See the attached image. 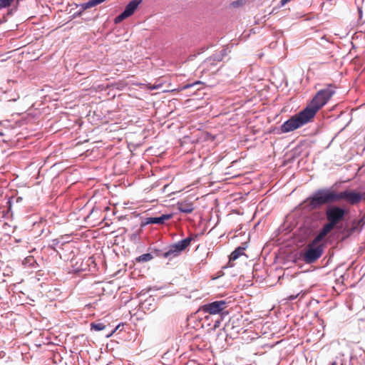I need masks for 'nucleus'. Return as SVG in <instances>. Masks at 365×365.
I'll list each match as a JSON object with an SVG mask.
<instances>
[{"label": "nucleus", "instance_id": "nucleus-1", "mask_svg": "<svg viewBox=\"0 0 365 365\" xmlns=\"http://www.w3.org/2000/svg\"><path fill=\"white\" fill-rule=\"evenodd\" d=\"M334 93L335 90L331 85L319 91L305 108L307 113L314 118L319 110L329 101Z\"/></svg>", "mask_w": 365, "mask_h": 365}, {"label": "nucleus", "instance_id": "nucleus-2", "mask_svg": "<svg viewBox=\"0 0 365 365\" xmlns=\"http://www.w3.org/2000/svg\"><path fill=\"white\" fill-rule=\"evenodd\" d=\"M312 119V115L307 113V110L304 108L298 114L293 115L285 121L281 126V131L284 133L295 130L310 122Z\"/></svg>", "mask_w": 365, "mask_h": 365}, {"label": "nucleus", "instance_id": "nucleus-3", "mask_svg": "<svg viewBox=\"0 0 365 365\" xmlns=\"http://www.w3.org/2000/svg\"><path fill=\"white\" fill-rule=\"evenodd\" d=\"M307 202L312 209H314L322 205L336 202V192L329 189H321L312 197L307 198Z\"/></svg>", "mask_w": 365, "mask_h": 365}, {"label": "nucleus", "instance_id": "nucleus-4", "mask_svg": "<svg viewBox=\"0 0 365 365\" xmlns=\"http://www.w3.org/2000/svg\"><path fill=\"white\" fill-rule=\"evenodd\" d=\"M197 237V236L196 235H190L187 238L170 245L168 251L162 253V257L170 260L178 257L182 252L185 250L190 245L193 240H196Z\"/></svg>", "mask_w": 365, "mask_h": 365}, {"label": "nucleus", "instance_id": "nucleus-5", "mask_svg": "<svg viewBox=\"0 0 365 365\" xmlns=\"http://www.w3.org/2000/svg\"><path fill=\"white\" fill-rule=\"evenodd\" d=\"M227 307V302L225 300L215 301L210 303L202 305L198 309V312L207 314L204 317V320L208 321L210 315L222 314L223 312Z\"/></svg>", "mask_w": 365, "mask_h": 365}, {"label": "nucleus", "instance_id": "nucleus-6", "mask_svg": "<svg viewBox=\"0 0 365 365\" xmlns=\"http://www.w3.org/2000/svg\"><path fill=\"white\" fill-rule=\"evenodd\" d=\"M364 198L365 192H357L353 190L347 189L342 192H336V202L344 200L351 205L359 204Z\"/></svg>", "mask_w": 365, "mask_h": 365}, {"label": "nucleus", "instance_id": "nucleus-7", "mask_svg": "<svg viewBox=\"0 0 365 365\" xmlns=\"http://www.w3.org/2000/svg\"><path fill=\"white\" fill-rule=\"evenodd\" d=\"M323 252L324 245H316L310 242L302 255V259L307 264L313 263L321 257Z\"/></svg>", "mask_w": 365, "mask_h": 365}, {"label": "nucleus", "instance_id": "nucleus-8", "mask_svg": "<svg viewBox=\"0 0 365 365\" xmlns=\"http://www.w3.org/2000/svg\"><path fill=\"white\" fill-rule=\"evenodd\" d=\"M346 215V211L344 208L339 206H331L327 209L326 217L328 222L336 225L341 222Z\"/></svg>", "mask_w": 365, "mask_h": 365}, {"label": "nucleus", "instance_id": "nucleus-9", "mask_svg": "<svg viewBox=\"0 0 365 365\" xmlns=\"http://www.w3.org/2000/svg\"><path fill=\"white\" fill-rule=\"evenodd\" d=\"M172 217V215H162L160 217H150L145 219L143 225L149 224H164L166 220H170Z\"/></svg>", "mask_w": 365, "mask_h": 365}, {"label": "nucleus", "instance_id": "nucleus-10", "mask_svg": "<svg viewBox=\"0 0 365 365\" xmlns=\"http://www.w3.org/2000/svg\"><path fill=\"white\" fill-rule=\"evenodd\" d=\"M142 3V0H132L125 6L123 12L129 17L134 14L138 6Z\"/></svg>", "mask_w": 365, "mask_h": 365}, {"label": "nucleus", "instance_id": "nucleus-11", "mask_svg": "<svg viewBox=\"0 0 365 365\" xmlns=\"http://www.w3.org/2000/svg\"><path fill=\"white\" fill-rule=\"evenodd\" d=\"M194 208L193 203L190 202L183 201L178 203V209L181 212L189 214L194 210Z\"/></svg>", "mask_w": 365, "mask_h": 365}, {"label": "nucleus", "instance_id": "nucleus-12", "mask_svg": "<svg viewBox=\"0 0 365 365\" xmlns=\"http://www.w3.org/2000/svg\"><path fill=\"white\" fill-rule=\"evenodd\" d=\"M244 250L245 248L242 247H238L237 248H236L230 255V262L235 261L240 256L245 255Z\"/></svg>", "mask_w": 365, "mask_h": 365}, {"label": "nucleus", "instance_id": "nucleus-13", "mask_svg": "<svg viewBox=\"0 0 365 365\" xmlns=\"http://www.w3.org/2000/svg\"><path fill=\"white\" fill-rule=\"evenodd\" d=\"M365 225V215H364L361 219L354 220L351 225V230L353 232L356 230H360L361 227Z\"/></svg>", "mask_w": 365, "mask_h": 365}, {"label": "nucleus", "instance_id": "nucleus-14", "mask_svg": "<svg viewBox=\"0 0 365 365\" xmlns=\"http://www.w3.org/2000/svg\"><path fill=\"white\" fill-rule=\"evenodd\" d=\"M153 259V256L150 253H145L138 257L135 260L137 262H147Z\"/></svg>", "mask_w": 365, "mask_h": 365}, {"label": "nucleus", "instance_id": "nucleus-15", "mask_svg": "<svg viewBox=\"0 0 365 365\" xmlns=\"http://www.w3.org/2000/svg\"><path fill=\"white\" fill-rule=\"evenodd\" d=\"M326 237V235L322 231L316 236V237L312 241L311 243L314 244L316 245H323L322 244H319V242Z\"/></svg>", "mask_w": 365, "mask_h": 365}, {"label": "nucleus", "instance_id": "nucleus-16", "mask_svg": "<svg viewBox=\"0 0 365 365\" xmlns=\"http://www.w3.org/2000/svg\"><path fill=\"white\" fill-rule=\"evenodd\" d=\"M335 226L336 225H334V224L331 223L330 222H328L326 225H324L321 231L324 232L325 235H327L331 230L334 229Z\"/></svg>", "mask_w": 365, "mask_h": 365}, {"label": "nucleus", "instance_id": "nucleus-17", "mask_svg": "<svg viewBox=\"0 0 365 365\" xmlns=\"http://www.w3.org/2000/svg\"><path fill=\"white\" fill-rule=\"evenodd\" d=\"M91 329H94L96 331H102L105 329L106 325H104L103 323H91Z\"/></svg>", "mask_w": 365, "mask_h": 365}, {"label": "nucleus", "instance_id": "nucleus-18", "mask_svg": "<svg viewBox=\"0 0 365 365\" xmlns=\"http://www.w3.org/2000/svg\"><path fill=\"white\" fill-rule=\"evenodd\" d=\"M14 0H0V9L10 6Z\"/></svg>", "mask_w": 365, "mask_h": 365}, {"label": "nucleus", "instance_id": "nucleus-19", "mask_svg": "<svg viewBox=\"0 0 365 365\" xmlns=\"http://www.w3.org/2000/svg\"><path fill=\"white\" fill-rule=\"evenodd\" d=\"M128 18V16L125 15V14L123 11L120 15L115 17V23L118 24Z\"/></svg>", "mask_w": 365, "mask_h": 365}, {"label": "nucleus", "instance_id": "nucleus-20", "mask_svg": "<svg viewBox=\"0 0 365 365\" xmlns=\"http://www.w3.org/2000/svg\"><path fill=\"white\" fill-rule=\"evenodd\" d=\"M222 320V317H218L217 319H216L214 321V324L212 326V329L213 330H215L216 329H217L220 327Z\"/></svg>", "mask_w": 365, "mask_h": 365}, {"label": "nucleus", "instance_id": "nucleus-21", "mask_svg": "<svg viewBox=\"0 0 365 365\" xmlns=\"http://www.w3.org/2000/svg\"><path fill=\"white\" fill-rule=\"evenodd\" d=\"M358 11H359V19L361 21V24H364L365 20L364 21L362 20V8L359 6Z\"/></svg>", "mask_w": 365, "mask_h": 365}, {"label": "nucleus", "instance_id": "nucleus-22", "mask_svg": "<svg viewBox=\"0 0 365 365\" xmlns=\"http://www.w3.org/2000/svg\"><path fill=\"white\" fill-rule=\"evenodd\" d=\"M201 82L200 81H195V83H193L192 84H186L185 86H182V90H185V89H187V88H189L193 86H195V85H199L200 84Z\"/></svg>", "mask_w": 365, "mask_h": 365}, {"label": "nucleus", "instance_id": "nucleus-23", "mask_svg": "<svg viewBox=\"0 0 365 365\" xmlns=\"http://www.w3.org/2000/svg\"><path fill=\"white\" fill-rule=\"evenodd\" d=\"M155 255H156L157 257H162V253H164V252H162V251H160V250H155Z\"/></svg>", "mask_w": 365, "mask_h": 365}, {"label": "nucleus", "instance_id": "nucleus-24", "mask_svg": "<svg viewBox=\"0 0 365 365\" xmlns=\"http://www.w3.org/2000/svg\"><path fill=\"white\" fill-rule=\"evenodd\" d=\"M291 0H281V4L282 6L285 5L287 3H288L289 1H290Z\"/></svg>", "mask_w": 365, "mask_h": 365}, {"label": "nucleus", "instance_id": "nucleus-25", "mask_svg": "<svg viewBox=\"0 0 365 365\" xmlns=\"http://www.w3.org/2000/svg\"><path fill=\"white\" fill-rule=\"evenodd\" d=\"M331 365H345L344 363L339 364L337 361H334L331 364Z\"/></svg>", "mask_w": 365, "mask_h": 365}, {"label": "nucleus", "instance_id": "nucleus-26", "mask_svg": "<svg viewBox=\"0 0 365 365\" xmlns=\"http://www.w3.org/2000/svg\"><path fill=\"white\" fill-rule=\"evenodd\" d=\"M297 297V295H296V296L291 295L288 297V299L290 300H292V299H294Z\"/></svg>", "mask_w": 365, "mask_h": 365}, {"label": "nucleus", "instance_id": "nucleus-27", "mask_svg": "<svg viewBox=\"0 0 365 365\" xmlns=\"http://www.w3.org/2000/svg\"><path fill=\"white\" fill-rule=\"evenodd\" d=\"M158 88V86H150V88L151 90H154V89H156V88Z\"/></svg>", "mask_w": 365, "mask_h": 365}, {"label": "nucleus", "instance_id": "nucleus-28", "mask_svg": "<svg viewBox=\"0 0 365 365\" xmlns=\"http://www.w3.org/2000/svg\"><path fill=\"white\" fill-rule=\"evenodd\" d=\"M235 4H237V2H235V1L232 2V5H235Z\"/></svg>", "mask_w": 365, "mask_h": 365}]
</instances>
